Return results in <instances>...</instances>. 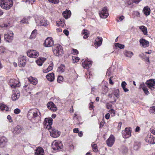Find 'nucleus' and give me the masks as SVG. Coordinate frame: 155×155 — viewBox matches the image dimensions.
<instances>
[{"instance_id": "1", "label": "nucleus", "mask_w": 155, "mask_h": 155, "mask_svg": "<svg viewBox=\"0 0 155 155\" xmlns=\"http://www.w3.org/2000/svg\"><path fill=\"white\" fill-rule=\"evenodd\" d=\"M13 4L12 0H0V6L2 8L5 9H10Z\"/></svg>"}, {"instance_id": "2", "label": "nucleus", "mask_w": 155, "mask_h": 155, "mask_svg": "<svg viewBox=\"0 0 155 155\" xmlns=\"http://www.w3.org/2000/svg\"><path fill=\"white\" fill-rule=\"evenodd\" d=\"M53 53L57 56H61L63 54V49L62 46L59 45H57L53 48Z\"/></svg>"}, {"instance_id": "3", "label": "nucleus", "mask_w": 155, "mask_h": 155, "mask_svg": "<svg viewBox=\"0 0 155 155\" xmlns=\"http://www.w3.org/2000/svg\"><path fill=\"white\" fill-rule=\"evenodd\" d=\"M38 110L36 109H30L27 114V117L29 119L31 120L36 118L38 115Z\"/></svg>"}, {"instance_id": "4", "label": "nucleus", "mask_w": 155, "mask_h": 155, "mask_svg": "<svg viewBox=\"0 0 155 155\" xmlns=\"http://www.w3.org/2000/svg\"><path fill=\"white\" fill-rule=\"evenodd\" d=\"M14 34L12 31H8L5 33L4 35V38L7 41L11 42L13 39Z\"/></svg>"}, {"instance_id": "5", "label": "nucleus", "mask_w": 155, "mask_h": 155, "mask_svg": "<svg viewBox=\"0 0 155 155\" xmlns=\"http://www.w3.org/2000/svg\"><path fill=\"white\" fill-rule=\"evenodd\" d=\"M122 134L124 138H129L131 135V128H126L125 130L122 131Z\"/></svg>"}, {"instance_id": "6", "label": "nucleus", "mask_w": 155, "mask_h": 155, "mask_svg": "<svg viewBox=\"0 0 155 155\" xmlns=\"http://www.w3.org/2000/svg\"><path fill=\"white\" fill-rule=\"evenodd\" d=\"M146 84L151 90H153L155 89V80L150 79L147 80L146 82Z\"/></svg>"}, {"instance_id": "7", "label": "nucleus", "mask_w": 155, "mask_h": 155, "mask_svg": "<svg viewBox=\"0 0 155 155\" xmlns=\"http://www.w3.org/2000/svg\"><path fill=\"white\" fill-rule=\"evenodd\" d=\"M62 143L59 141H54L52 144V148L54 150H56L61 149L62 147Z\"/></svg>"}, {"instance_id": "8", "label": "nucleus", "mask_w": 155, "mask_h": 155, "mask_svg": "<svg viewBox=\"0 0 155 155\" xmlns=\"http://www.w3.org/2000/svg\"><path fill=\"white\" fill-rule=\"evenodd\" d=\"M19 82L17 80L12 79L10 80L9 84L11 87L14 88L16 87H19Z\"/></svg>"}, {"instance_id": "9", "label": "nucleus", "mask_w": 155, "mask_h": 155, "mask_svg": "<svg viewBox=\"0 0 155 155\" xmlns=\"http://www.w3.org/2000/svg\"><path fill=\"white\" fill-rule=\"evenodd\" d=\"M27 55L30 57L35 58L39 55L38 53L35 50H31L27 52Z\"/></svg>"}, {"instance_id": "10", "label": "nucleus", "mask_w": 155, "mask_h": 155, "mask_svg": "<svg viewBox=\"0 0 155 155\" xmlns=\"http://www.w3.org/2000/svg\"><path fill=\"white\" fill-rule=\"evenodd\" d=\"M100 17L103 18H107L109 15L106 7H104L100 13Z\"/></svg>"}, {"instance_id": "11", "label": "nucleus", "mask_w": 155, "mask_h": 155, "mask_svg": "<svg viewBox=\"0 0 155 155\" xmlns=\"http://www.w3.org/2000/svg\"><path fill=\"white\" fill-rule=\"evenodd\" d=\"M35 20L36 21L37 25H38L44 26H46L48 25L46 23V20L44 18H43L41 19V18H39L37 19H35Z\"/></svg>"}, {"instance_id": "12", "label": "nucleus", "mask_w": 155, "mask_h": 155, "mask_svg": "<svg viewBox=\"0 0 155 155\" xmlns=\"http://www.w3.org/2000/svg\"><path fill=\"white\" fill-rule=\"evenodd\" d=\"M20 96V93L18 91H13L12 96V101H15L18 100Z\"/></svg>"}, {"instance_id": "13", "label": "nucleus", "mask_w": 155, "mask_h": 155, "mask_svg": "<svg viewBox=\"0 0 155 155\" xmlns=\"http://www.w3.org/2000/svg\"><path fill=\"white\" fill-rule=\"evenodd\" d=\"M47 106L48 108L52 111H55L57 110L56 106L51 101L48 102L47 104Z\"/></svg>"}, {"instance_id": "14", "label": "nucleus", "mask_w": 155, "mask_h": 155, "mask_svg": "<svg viewBox=\"0 0 155 155\" xmlns=\"http://www.w3.org/2000/svg\"><path fill=\"white\" fill-rule=\"evenodd\" d=\"M54 42L51 38H47L45 40V45L46 47H50L52 46L53 45Z\"/></svg>"}, {"instance_id": "15", "label": "nucleus", "mask_w": 155, "mask_h": 155, "mask_svg": "<svg viewBox=\"0 0 155 155\" xmlns=\"http://www.w3.org/2000/svg\"><path fill=\"white\" fill-rule=\"evenodd\" d=\"M146 141L150 144H154L155 143V137H153L152 135H148L146 139Z\"/></svg>"}, {"instance_id": "16", "label": "nucleus", "mask_w": 155, "mask_h": 155, "mask_svg": "<svg viewBox=\"0 0 155 155\" xmlns=\"http://www.w3.org/2000/svg\"><path fill=\"white\" fill-rule=\"evenodd\" d=\"M26 59L25 57L23 56L18 59V65L21 67H24L26 64Z\"/></svg>"}, {"instance_id": "17", "label": "nucleus", "mask_w": 155, "mask_h": 155, "mask_svg": "<svg viewBox=\"0 0 155 155\" xmlns=\"http://www.w3.org/2000/svg\"><path fill=\"white\" fill-rule=\"evenodd\" d=\"M114 142V138L113 135H110L107 140V143L109 147H111Z\"/></svg>"}, {"instance_id": "18", "label": "nucleus", "mask_w": 155, "mask_h": 155, "mask_svg": "<svg viewBox=\"0 0 155 155\" xmlns=\"http://www.w3.org/2000/svg\"><path fill=\"white\" fill-rule=\"evenodd\" d=\"M140 45L144 48H146L149 46V42L144 39H140Z\"/></svg>"}, {"instance_id": "19", "label": "nucleus", "mask_w": 155, "mask_h": 155, "mask_svg": "<svg viewBox=\"0 0 155 155\" xmlns=\"http://www.w3.org/2000/svg\"><path fill=\"white\" fill-rule=\"evenodd\" d=\"M35 151V155H44V150L41 147H37Z\"/></svg>"}, {"instance_id": "20", "label": "nucleus", "mask_w": 155, "mask_h": 155, "mask_svg": "<svg viewBox=\"0 0 155 155\" xmlns=\"http://www.w3.org/2000/svg\"><path fill=\"white\" fill-rule=\"evenodd\" d=\"M139 88L142 89L144 93L146 94H147L149 93L147 88L144 83H142L140 84Z\"/></svg>"}, {"instance_id": "21", "label": "nucleus", "mask_w": 155, "mask_h": 155, "mask_svg": "<svg viewBox=\"0 0 155 155\" xmlns=\"http://www.w3.org/2000/svg\"><path fill=\"white\" fill-rule=\"evenodd\" d=\"M22 129L21 126L18 125L14 128L13 132L14 134H19L21 132Z\"/></svg>"}, {"instance_id": "22", "label": "nucleus", "mask_w": 155, "mask_h": 155, "mask_svg": "<svg viewBox=\"0 0 155 155\" xmlns=\"http://www.w3.org/2000/svg\"><path fill=\"white\" fill-rule=\"evenodd\" d=\"M45 121L47 123H48L47 125V128H48V130H50V128H51V125L52 124V122L53 121L52 119L50 118H46L45 119Z\"/></svg>"}, {"instance_id": "23", "label": "nucleus", "mask_w": 155, "mask_h": 155, "mask_svg": "<svg viewBox=\"0 0 155 155\" xmlns=\"http://www.w3.org/2000/svg\"><path fill=\"white\" fill-rule=\"evenodd\" d=\"M47 79L50 81H52L54 79V74L53 73L48 74L46 76Z\"/></svg>"}, {"instance_id": "24", "label": "nucleus", "mask_w": 155, "mask_h": 155, "mask_svg": "<svg viewBox=\"0 0 155 155\" xmlns=\"http://www.w3.org/2000/svg\"><path fill=\"white\" fill-rule=\"evenodd\" d=\"M102 38L101 37H98L95 40L94 44L97 45L98 46H100L102 44Z\"/></svg>"}, {"instance_id": "25", "label": "nucleus", "mask_w": 155, "mask_h": 155, "mask_svg": "<svg viewBox=\"0 0 155 155\" xmlns=\"http://www.w3.org/2000/svg\"><path fill=\"white\" fill-rule=\"evenodd\" d=\"M143 12L146 15H148L150 14V10L148 6H146L143 9Z\"/></svg>"}, {"instance_id": "26", "label": "nucleus", "mask_w": 155, "mask_h": 155, "mask_svg": "<svg viewBox=\"0 0 155 155\" xmlns=\"http://www.w3.org/2000/svg\"><path fill=\"white\" fill-rule=\"evenodd\" d=\"M62 15L65 18L67 19L68 17L70 16L71 15V12L69 10H66L63 12Z\"/></svg>"}, {"instance_id": "27", "label": "nucleus", "mask_w": 155, "mask_h": 155, "mask_svg": "<svg viewBox=\"0 0 155 155\" xmlns=\"http://www.w3.org/2000/svg\"><path fill=\"white\" fill-rule=\"evenodd\" d=\"M91 61H85L84 62L83 64V67L85 68L88 69L91 67Z\"/></svg>"}, {"instance_id": "28", "label": "nucleus", "mask_w": 155, "mask_h": 155, "mask_svg": "<svg viewBox=\"0 0 155 155\" xmlns=\"http://www.w3.org/2000/svg\"><path fill=\"white\" fill-rule=\"evenodd\" d=\"M7 141V139L5 137H0V145L3 146Z\"/></svg>"}, {"instance_id": "29", "label": "nucleus", "mask_w": 155, "mask_h": 155, "mask_svg": "<svg viewBox=\"0 0 155 155\" xmlns=\"http://www.w3.org/2000/svg\"><path fill=\"white\" fill-rule=\"evenodd\" d=\"M45 59L44 58H40L36 61L37 64L39 66H41Z\"/></svg>"}, {"instance_id": "30", "label": "nucleus", "mask_w": 155, "mask_h": 155, "mask_svg": "<svg viewBox=\"0 0 155 155\" xmlns=\"http://www.w3.org/2000/svg\"><path fill=\"white\" fill-rule=\"evenodd\" d=\"M124 54L127 57L131 58L133 55V53L131 51H124Z\"/></svg>"}, {"instance_id": "31", "label": "nucleus", "mask_w": 155, "mask_h": 155, "mask_svg": "<svg viewBox=\"0 0 155 155\" xmlns=\"http://www.w3.org/2000/svg\"><path fill=\"white\" fill-rule=\"evenodd\" d=\"M119 90L118 89H116L114 90L113 92V94L114 96L116 97V98H115L114 102H116V99H117L119 98Z\"/></svg>"}, {"instance_id": "32", "label": "nucleus", "mask_w": 155, "mask_h": 155, "mask_svg": "<svg viewBox=\"0 0 155 155\" xmlns=\"http://www.w3.org/2000/svg\"><path fill=\"white\" fill-rule=\"evenodd\" d=\"M0 109L2 110L8 111V107L4 104H0Z\"/></svg>"}, {"instance_id": "33", "label": "nucleus", "mask_w": 155, "mask_h": 155, "mask_svg": "<svg viewBox=\"0 0 155 155\" xmlns=\"http://www.w3.org/2000/svg\"><path fill=\"white\" fill-rule=\"evenodd\" d=\"M82 34L83 35H84L83 36V38H87L89 34L88 31L87 30H83L82 32Z\"/></svg>"}, {"instance_id": "34", "label": "nucleus", "mask_w": 155, "mask_h": 155, "mask_svg": "<svg viewBox=\"0 0 155 155\" xmlns=\"http://www.w3.org/2000/svg\"><path fill=\"white\" fill-rule=\"evenodd\" d=\"M140 147V144L138 142H135L134 143V149L135 150H137L139 149Z\"/></svg>"}, {"instance_id": "35", "label": "nucleus", "mask_w": 155, "mask_h": 155, "mask_svg": "<svg viewBox=\"0 0 155 155\" xmlns=\"http://www.w3.org/2000/svg\"><path fill=\"white\" fill-rule=\"evenodd\" d=\"M65 69V67L64 65H61L58 68V71L60 73L63 72Z\"/></svg>"}, {"instance_id": "36", "label": "nucleus", "mask_w": 155, "mask_h": 155, "mask_svg": "<svg viewBox=\"0 0 155 155\" xmlns=\"http://www.w3.org/2000/svg\"><path fill=\"white\" fill-rule=\"evenodd\" d=\"M139 28L140 29L143 31V34L145 35L147 34V29L144 26H141L139 27Z\"/></svg>"}, {"instance_id": "37", "label": "nucleus", "mask_w": 155, "mask_h": 155, "mask_svg": "<svg viewBox=\"0 0 155 155\" xmlns=\"http://www.w3.org/2000/svg\"><path fill=\"white\" fill-rule=\"evenodd\" d=\"M28 79L30 82L33 85H35L37 83V80L35 79H33L32 77L31 78H29Z\"/></svg>"}, {"instance_id": "38", "label": "nucleus", "mask_w": 155, "mask_h": 155, "mask_svg": "<svg viewBox=\"0 0 155 155\" xmlns=\"http://www.w3.org/2000/svg\"><path fill=\"white\" fill-rule=\"evenodd\" d=\"M115 46L116 47H118L120 49H123L124 48V45L120 44L118 43H116L115 44Z\"/></svg>"}, {"instance_id": "39", "label": "nucleus", "mask_w": 155, "mask_h": 155, "mask_svg": "<svg viewBox=\"0 0 155 155\" xmlns=\"http://www.w3.org/2000/svg\"><path fill=\"white\" fill-rule=\"evenodd\" d=\"M53 68L52 66L51 65L48 66V68L46 69H44L43 70V72L44 73H46L52 70Z\"/></svg>"}, {"instance_id": "40", "label": "nucleus", "mask_w": 155, "mask_h": 155, "mask_svg": "<svg viewBox=\"0 0 155 155\" xmlns=\"http://www.w3.org/2000/svg\"><path fill=\"white\" fill-rule=\"evenodd\" d=\"M112 69L111 68H109L107 72L106 75L108 76H110L112 75Z\"/></svg>"}, {"instance_id": "41", "label": "nucleus", "mask_w": 155, "mask_h": 155, "mask_svg": "<svg viewBox=\"0 0 155 155\" xmlns=\"http://www.w3.org/2000/svg\"><path fill=\"white\" fill-rule=\"evenodd\" d=\"M63 78L62 76H59L58 78L57 81L59 83H61L62 82Z\"/></svg>"}, {"instance_id": "42", "label": "nucleus", "mask_w": 155, "mask_h": 155, "mask_svg": "<svg viewBox=\"0 0 155 155\" xmlns=\"http://www.w3.org/2000/svg\"><path fill=\"white\" fill-rule=\"evenodd\" d=\"M72 59H73L74 63L77 62L79 60V58L77 57H72Z\"/></svg>"}, {"instance_id": "43", "label": "nucleus", "mask_w": 155, "mask_h": 155, "mask_svg": "<svg viewBox=\"0 0 155 155\" xmlns=\"http://www.w3.org/2000/svg\"><path fill=\"white\" fill-rule=\"evenodd\" d=\"M63 22L62 21H56L57 25L58 26L62 27L63 25Z\"/></svg>"}, {"instance_id": "44", "label": "nucleus", "mask_w": 155, "mask_h": 155, "mask_svg": "<svg viewBox=\"0 0 155 155\" xmlns=\"http://www.w3.org/2000/svg\"><path fill=\"white\" fill-rule=\"evenodd\" d=\"M92 147H93V150L94 151V152H97V151L98 150L96 144H94L92 145Z\"/></svg>"}, {"instance_id": "45", "label": "nucleus", "mask_w": 155, "mask_h": 155, "mask_svg": "<svg viewBox=\"0 0 155 155\" xmlns=\"http://www.w3.org/2000/svg\"><path fill=\"white\" fill-rule=\"evenodd\" d=\"M5 51V48L4 47L1 46L0 47V53H3Z\"/></svg>"}, {"instance_id": "46", "label": "nucleus", "mask_w": 155, "mask_h": 155, "mask_svg": "<svg viewBox=\"0 0 155 155\" xmlns=\"http://www.w3.org/2000/svg\"><path fill=\"white\" fill-rule=\"evenodd\" d=\"M49 2L55 4H57L59 2V0H48Z\"/></svg>"}, {"instance_id": "47", "label": "nucleus", "mask_w": 155, "mask_h": 155, "mask_svg": "<svg viewBox=\"0 0 155 155\" xmlns=\"http://www.w3.org/2000/svg\"><path fill=\"white\" fill-rule=\"evenodd\" d=\"M20 112V110L18 108H16L15 109L14 113L15 114H18Z\"/></svg>"}, {"instance_id": "48", "label": "nucleus", "mask_w": 155, "mask_h": 155, "mask_svg": "<svg viewBox=\"0 0 155 155\" xmlns=\"http://www.w3.org/2000/svg\"><path fill=\"white\" fill-rule=\"evenodd\" d=\"M25 1L26 2H28L29 4L31 3L32 4L35 1V0H23Z\"/></svg>"}, {"instance_id": "49", "label": "nucleus", "mask_w": 155, "mask_h": 155, "mask_svg": "<svg viewBox=\"0 0 155 155\" xmlns=\"http://www.w3.org/2000/svg\"><path fill=\"white\" fill-rule=\"evenodd\" d=\"M150 111L151 113H154L155 112V106L151 107L150 109Z\"/></svg>"}, {"instance_id": "50", "label": "nucleus", "mask_w": 155, "mask_h": 155, "mask_svg": "<svg viewBox=\"0 0 155 155\" xmlns=\"http://www.w3.org/2000/svg\"><path fill=\"white\" fill-rule=\"evenodd\" d=\"M21 22L22 24L27 23H28L27 20L24 18L21 21Z\"/></svg>"}, {"instance_id": "51", "label": "nucleus", "mask_w": 155, "mask_h": 155, "mask_svg": "<svg viewBox=\"0 0 155 155\" xmlns=\"http://www.w3.org/2000/svg\"><path fill=\"white\" fill-rule=\"evenodd\" d=\"M63 32L66 36H68L69 34V31L66 29L64 30Z\"/></svg>"}, {"instance_id": "52", "label": "nucleus", "mask_w": 155, "mask_h": 155, "mask_svg": "<svg viewBox=\"0 0 155 155\" xmlns=\"http://www.w3.org/2000/svg\"><path fill=\"white\" fill-rule=\"evenodd\" d=\"M7 118L8 119V120L9 121V122H12V117L10 115H8L7 117Z\"/></svg>"}, {"instance_id": "53", "label": "nucleus", "mask_w": 155, "mask_h": 155, "mask_svg": "<svg viewBox=\"0 0 155 155\" xmlns=\"http://www.w3.org/2000/svg\"><path fill=\"white\" fill-rule=\"evenodd\" d=\"M127 83L125 81H123L121 83V87L122 88L125 87Z\"/></svg>"}, {"instance_id": "54", "label": "nucleus", "mask_w": 155, "mask_h": 155, "mask_svg": "<svg viewBox=\"0 0 155 155\" xmlns=\"http://www.w3.org/2000/svg\"><path fill=\"white\" fill-rule=\"evenodd\" d=\"M72 51V52L74 54H78V51L76 49H73Z\"/></svg>"}, {"instance_id": "55", "label": "nucleus", "mask_w": 155, "mask_h": 155, "mask_svg": "<svg viewBox=\"0 0 155 155\" xmlns=\"http://www.w3.org/2000/svg\"><path fill=\"white\" fill-rule=\"evenodd\" d=\"M135 15L137 17L140 16V13L137 11L134 12V13Z\"/></svg>"}, {"instance_id": "56", "label": "nucleus", "mask_w": 155, "mask_h": 155, "mask_svg": "<svg viewBox=\"0 0 155 155\" xmlns=\"http://www.w3.org/2000/svg\"><path fill=\"white\" fill-rule=\"evenodd\" d=\"M36 35H34V34L33 33H31V34L30 37V39H32L33 38H35Z\"/></svg>"}, {"instance_id": "57", "label": "nucleus", "mask_w": 155, "mask_h": 155, "mask_svg": "<svg viewBox=\"0 0 155 155\" xmlns=\"http://www.w3.org/2000/svg\"><path fill=\"white\" fill-rule=\"evenodd\" d=\"M73 131L74 133H77L79 132V130L78 128H74L73 130Z\"/></svg>"}, {"instance_id": "58", "label": "nucleus", "mask_w": 155, "mask_h": 155, "mask_svg": "<svg viewBox=\"0 0 155 155\" xmlns=\"http://www.w3.org/2000/svg\"><path fill=\"white\" fill-rule=\"evenodd\" d=\"M110 114L109 113H107L105 116V117L107 119H108L109 118Z\"/></svg>"}, {"instance_id": "59", "label": "nucleus", "mask_w": 155, "mask_h": 155, "mask_svg": "<svg viewBox=\"0 0 155 155\" xmlns=\"http://www.w3.org/2000/svg\"><path fill=\"white\" fill-rule=\"evenodd\" d=\"M112 77L111 76L109 78V83L111 84H114V83L112 81L111 79L112 78Z\"/></svg>"}, {"instance_id": "60", "label": "nucleus", "mask_w": 155, "mask_h": 155, "mask_svg": "<svg viewBox=\"0 0 155 155\" xmlns=\"http://www.w3.org/2000/svg\"><path fill=\"white\" fill-rule=\"evenodd\" d=\"M93 103L92 102H91L90 103V107H89V108L90 110H91L93 107Z\"/></svg>"}, {"instance_id": "61", "label": "nucleus", "mask_w": 155, "mask_h": 155, "mask_svg": "<svg viewBox=\"0 0 155 155\" xmlns=\"http://www.w3.org/2000/svg\"><path fill=\"white\" fill-rule=\"evenodd\" d=\"M0 26L1 27H7V25L6 24H1L0 25Z\"/></svg>"}, {"instance_id": "62", "label": "nucleus", "mask_w": 155, "mask_h": 155, "mask_svg": "<svg viewBox=\"0 0 155 155\" xmlns=\"http://www.w3.org/2000/svg\"><path fill=\"white\" fill-rule=\"evenodd\" d=\"M106 106H107V107L108 109H109L110 108L112 107V105L111 104H109V103H107V104Z\"/></svg>"}, {"instance_id": "63", "label": "nucleus", "mask_w": 155, "mask_h": 155, "mask_svg": "<svg viewBox=\"0 0 155 155\" xmlns=\"http://www.w3.org/2000/svg\"><path fill=\"white\" fill-rule=\"evenodd\" d=\"M140 130V128L139 127L137 126L135 129V131L136 132H138Z\"/></svg>"}, {"instance_id": "64", "label": "nucleus", "mask_w": 155, "mask_h": 155, "mask_svg": "<svg viewBox=\"0 0 155 155\" xmlns=\"http://www.w3.org/2000/svg\"><path fill=\"white\" fill-rule=\"evenodd\" d=\"M78 135L80 137H81L83 136V133L82 131H80V132H78Z\"/></svg>"}]
</instances>
